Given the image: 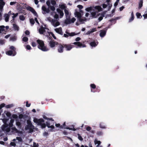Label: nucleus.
I'll use <instances>...</instances> for the list:
<instances>
[{
	"mask_svg": "<svg viewBox=\"0 0 147 147\" xmlns=\"http://www.w3.org/2000/svg\"><path fill=\"white\" fill-rule=\"evenodd\" d=\"M85 10L88 12L90 11H91L90 13L91 17L93 18H96L100 15V14H97L96 13L98 12L101 11L102 8L99 6L90 7L86 8L85 9Z\"/></svg>",
	"mask_w": 147,
	"mask_h": 147,
	"instance_id": "nucleus-1",
	"label": "nucleus"
},
{
	"mask_svg": "<svg viewBox=\"0 0 147 147\" xmlns=\"http://www.w3.org/2000/svg\"><path fill=\"white\" fill-rule=\"evenodd\" d=\"M45 20L50 22L51 24L55 27L58 26L60 24V23L58 20L52 19L50 17H47Z\"/></svg>",
	"mask_w": 147,
	"mask_h": 147,
	"instance_id": "nucleus-2",
	"label": "nucleus"
},
{
	"mask_svg": "<svg viewBox=\"0 0 147 147\" xmlns=\"http://www.w3.org/2000/svg\"><path fill=\"white\" fill-rule=\"evenodd\" d=\"M37 42L38 45V47L39 49L44 51H47L49 50V49L45 46L43 41L41 40H38Z\"/></svg>",
	"mask_w": 147,
	"mask_h": 147,
	"instance_id": "nucleus-3",
	"label": "nucleus"
},
{
	"mask_svg": "<svg viewBox=\"0 0 147 147\" xmlns=\"http://www.w3.org/2000/svg\"><path fill=\"white\" fill-rule=\"evenodd\" d=\"M64 11L66 18V19L65 21V23L66 24H69L70 23V18L71 14L67 9H64Z\"/></svg>",
	"mask_w": 147,
	"mask_h": 147,
	"instance_id": "nucleus-4",
	"label": "nucleus"
},
{
	"mask_svg": "<svg viewBox=\"0 0 147 147\" xmlns=\"http://www.w3.org/2000/svg\"><path fill=\"white\" fill-rule=\"evenodd\" d=\"M33 121L34 123H37L38 125H40L44 122V120L42 119H38L37 118H34Z\"/></svg>",
	"mask_w": 147,
	"mask_h": 147,
	"instance_id": "nucleus-5",
	"label": "nucleus"
},
{
	"mask_svg": "<svg viewBox=\"0 0 147 147\" xmlns=\"http://www.w3.org/2000/svg\"><path fill=\"white\" fill-rule=\"evenodd\" d=\"M11 14V11H10L8 13H5L4 14V17L6 22L8 21L9 17Z\"/></svg>",
	"mask_w": 147,
	"mask_h": 147,
	"instance_id": "nucleus-6",
	"label": "nucleus"
},
{
	"mask_svg": "<svg viewBox=\"0 0 147 147\" xmlns=\"http://www.w3.org/2000/svg\"><path fill=\"white\" fill-rule=\"evenodd\" d=\"M42 13L43 14H45L49 13V8H46L45 6H43L42 7Z\"/></svg>",
	"mask_w": 147,
	"mask_h": 147,
	"instance_id": "nucleus-7",
	"label": "nucleus"
},
{
	"mask_svg": "<svg viewBox=\"0 0 147 147\" xmlns=\"http://www.w3.org/2000/svg\"><path fill=\"white\" fill-rule=\"evenodd\" d=\"M73 44L76 45L78 47L80 48L85 47L86 45H85L83 44L80 42H76L73 43Z\"/></svg>",
	"mask_w": 147,
	"mask_h": 147,
	"instance_id": "nucleus-8",
	"label": "nucleus"
},
{
	"mask_svg": "<svg viewBox=\"0 0 147 147\" xmlns=\"http://www.w3.org/2000/svg\"><path fill=\"white\" fill-rule=\"evenodd\" d=\"M56 10L59 15V18H62L64 16V13L63 11L59 8L57 9Z\"/></svg>",
	"mask_w": 147,
	"mask_h": 147,
	"instance_id": "nucleus-9",
	"label": "nucleus"
},
{
	"mask_svg": "<svg viewBox=\"0 0 147 147\" xmlns=\"http://www.w3.org/2000/svg\"><path fill=\"white\" fill-rule=\"evenodd\" d=\"M5 4V3L3 0H0V11H3L4 6Z\"/></svg>",
	"mask_w": 147,
	"mask_h": 147,
	"instance_id": "nucleus-10",
	"label": "nucleus"
},
{
	"mask_svg": "<svg viewBox=\"0 0 147 147\" xmlns=\"http://www.w3.org/2000/svg\"><path fill=\"white\" fill-rule=\"evenodd\" d=\"M63 127L64 128L66 129H68L70 130H72L74 131H75L76 130V129H75L74 127V125H72V126L73 127V128H69V127H67V126L66 125L65 122H64L63 125Z\"/></svg>",
	"mask_w": 147,
	"mask_h": 147,
	"instance_id": "nucleus-11",
	"label": "nucleus"
},
{
	"mask_svg": "<svg viewBox=\"0 0 147 147\" xmlns=\"http://www.w3.org/2000/svg\"><path fill=\"white\" fill-rule=\"evenodd\" d=\"M27 9L28 10L30 11L34 16H37L36 12L32 8L30 7H27Z\"/></svg>",
	"mask_w": 147,
	"mask_h": 147,
	"instance_id": "nucleus-12",
	"label": "nucleus"
},
{
	"mask_svg": "<svg viewBox=\"0 0 147 147\" xmlns=\"http://www.w3.org/2000/svg\"><path fill=\"white\" fill-rule=\"evenodd\" d=\"M64 47V46L62 45H59L57 48L58 52L60 53H62L63 51V48Z\"/></svg>",
	"mask_w": 147,
	"mask_h": 147,
	"instance_id": "nucleus-13",
	"label": "nucleus"
},
{
	"mask_svg": "<svg viewBox=\"0 0 147 147\" xmlns=\"http://www.w3.org/2000/svg\"><path fill=\"white\" fill-rule=\"evenodd\" d=\"M54 30L58 33L61 35L63 34V33L62 32V28L61 27L55 28Z\"/></svg>",
	"mask_w": 147,
	"mask_h": 147,
	"instance_id": "nucleus-14",
	"label": "nucleus"
},
{
	"mask_svg": "<svg viewBox=\"0 0 147 147\" xmlns=\"http://www.w3.org/2000/svg\"><path fill=\"white\" fill-rule=\"evenodd\" d=\"M49 44L50 46L51 47L53 48L56 45H57L58 44V43L56 42H55L53 41H51L49 42Z\"/></svg>",
	"mask_w": 147,
	"mask_h": 147,
	"instance_id": "nucleus-15",
	"label": "nucleus"
},
{
	"mask_svg": "<svg viewBox=\"0 0 147 147\" xmlns=\"http://www.w3.org/2000/svg\"><path fill=\"white\" fill-rule=\"evenodd\" d=\"M66 33L67 34H64L63 35L65 37H67L69 36H74L76 35H77V34H78H78H75L74 32H71V33H68V32H66Z\"/></svg>",
	"mask_w": 147,
	"mask_h": 147,
	"instance_id": "nucleus-16",
	"label": "nucleus"
},
{
	"mask_svg": "<svg viewBox=\"0 0 147 147\" xmlns=\"http://www.w3.org/2000/svg\"><path fill=\"white\" fill-rule=\"evenodd\" d=\"M74 15L76 17H77L78 20L81 17V14L80 12L77 11L76 10H75Z\"/></svg>",
	"mask_w": 147,
	"mask_h": 147,
	"instance_id": "nucleus-17",
	"label": "nucleus"
},
{
	"mask_svg": "<svg viewBox=\"0 0 147 147\" xmlns=\"http://www.w3.org/2000/svg\"><path fill=\"white\" fill-rule=\"evenodd\" d=\"M27 122L28 125V127L29 129H31L32 127H34L30 120H27Z\"/></svg>",
	"mask_w": 147,
	"mask_h": 147,
	"instance_id": "nucleus-18",
	"label": "nucleus"
},
{
	"mask_svg": "<svg viewBox=\"0 0 147 147\" xmlns=\"http://www.w3.org/2000/svg\"><path fill=\"white\" fill-rule=\"evenodd\" d=\"M90 19V18H89V19H87L85 18H82L80 17L78 20L81 23H83L84 22L86 21L87 20H89Z\"/></svg>",
	"mask_w": 147,
	"mask_h": 147,
	"instance_id": "nucleus-19",
	"label": "nucleus"
},
{
	"mask_svg": "<svg viewBox=\"0 0 147 147\" xmlns=\"http://www.w3.org/2000/svg\"><path fill=\"white\" fill-rule=\"evenodd\" d=\"M96 31V28H93L92 29L88 31L86 34L87 35H89L90 34Z\"/></svg>",
	"mask_w": 147,
	"mask_h": 147,
	"instance_id": "nucleus-20",
	"label": "nucleus"
},
{
	"mask_svg": "<svg viewBox=\"0 0 147 147\" xmlns=\"http://www.w3.org/2000/svg\"><path fill=\"white\" fill-rule=\"evenodd\" d=\"M72 46L71 45H64V47L66 48L67 50L69 51L72 48Z\"/></svg>",
	"mask_w": 147,
	"mask_h": 147,
	"instance_id": "nucleus-21",
	"label": "nucleus"
},
{
	"mask_svg": "<svg viewBox=\"0 0 147 147\" xmlns=\"http://www.w3.org/2000/svg\"><path fill=\"white\" fill-rule=\"evenodd\" d=\"M45 28L41 27L39 29V32L40 34H43L45 31Z\"/></svg>",
	"mask_w": 147,
	"mask_h": 147,
	"instance_id": "nucleus-22",
	"label": "nucleus"
},
{
	"mask_svg": "<svg viewBox=\"0 0 147 147\" xmlns=\"http://www.w3.org/2000/svg\"><path fill=\"white\" fill-rule=\"evenodd\" d=\"M13 51H9L6 52V53L7 55H11L13 54V56L15 55L16 54V53H14L13 54Z\"/></svg>",
	"mask_w": 147,
	"mask_h": 147,
	"instance_id": "nucleus-23",
	"label": "nucleus"
},
{
	"mask_svg": "<svg viewBox=\"0 0 147 147\" xmlns=\"http://www.w3.org/2000/svg\"><path fill=\"white\" fill-rule=\"evenodd\" d=\"M106 34V31L104 30H101L100 35L101 37H103Z\"/></svg>",
	"mask_w": 147,
	"mask_h": 147,
	"instance_id": "nucleus-24",
	"label": "nucleus"
},
{
	"mask_svg": "<svg viewBox=\"0 0 147 147\" xmlns=\"http://www.w3.org/2000/svg\"><path fill=\"white\" fill-rule=\"evenodd\" d=\"M13 28L14 30L18 31L19 30L18 27L15 24H13Z\"/></svg>",
	"mask_w": 147,
	"mask_h": 147,
	"instance_id": "nucleus-25",
	"label": "nucleus"
},
{
	"mask_svg": "<svg viewBox=\"0 0 147 147\" xmlns=\"http://www.w3.org/2000/svg\"><path fill=\"white\" fill-rule=\"evenodd\" d=\"M98 44V43H96L94 42H92L90 43V45L92 47H95Z\"/></svg>",
	"mask_w": 147,
	"mask_h": 147,
	"instance_id": "nucleus-26",
	"label": "nucleus"
},
{
	"mask_svg": "<svg viewBox=\"0 0 147 147\" xmlns=\"http://www.w3.org/2000/svg\"><path fill=\"white\" fill-rule=\"evenodd\" d=\"M59 7L61 9H65L66 8V6L65 4H62L59 5Z\"/></svg>",
	"mask_w": 147,
	"mask_h": 147,
	"instance_id": "nucleus-27",
	"label": "nucleus"
},
{
	"mask_svg": "<svg viewBox=\"0 0 147 147\" xmlns=\"http://www.w3.org/2000/svg\"><path fill=\"white\" fill-rule=\"evenodd\" d=\"M143 0H140V2L139 3V8L140 9L142 6L143 5Z\"/></svg>",
	"mask_w": 147,
	"mask_h": 147,
	"instance_id": "nucleus-28",
	"label": "nucleus"
},
{
	"mask_svg": "<svg viewBox=\"0 0 147 147\" xmlns=\"http://www.w3.org/2000/svg\"><path fill=\"white\" fill-rule=\"evenodd\" d=\"M16 140L18 141L16 142V143H18L20 142H21L22 141V139L21 137H17Z\"/></svg>",
	"mask_w": 147,
	"mask_h": 147,
	"instance_id": "nucleus-29",
	"label": "nucleus"
},
{
	"mask_svg": "<svg viewBox=\"0 0 147 147\" xmlns=\"http://www.w3.org/2000/svg\"><path fill=\"white\" fill-rule=\"evenodd\" d=\"M5 27L3 26H0V33H1L2 31H3L4 30Z\"/></svg>",
	"mask_w": 147,
	"mask_h": 147,
	"instance_id": "nucleus-30",
	"label": "nucleus"
},
{
	"mask_svg": "<svg viewBox=\"0 0 147 147\" xmlns=\"http://www.w3.org/2000/svg\"><path fill=\"white\" fill-rule=\"evenodd\" d=\"M100 15L101 16H100L98 18V20L99 21H101L103 17L104 16V15L102 13Z\"/></svg>",
	"mask_w": 147,
	"mask_h": 147,
	"instance_id": "nucleus-31",
	"label": "nucleus"
},
{
	"mask_svg": "<svg viewBox=\"0 0 147 147\" xmlns=\"http://www.w3.org/2000/svg\"><path fill=\"white\" fill-rule=\"evenodd\" d=\"M11 14H12L13 15L12 17L13 19V20L18 15V13H16L15 14L14 13H13Z\"/></svg>",
	"mask_w": 147,
	"mask_h": 147,
	"instance_id": "nucleus-32",
	"label": "nucleus"
},
{
	"mask_svg": "<svg viewBox=\"0 0 147 147\" xmlns=\"http://www.w3.org/2000/svg\"><path fill=\"white\" fill-rule=\"evenodd\" d=\"M54 18L55 19L57 20L59 19V16L58 14L57 13H56L54 16Z\"/></svg>",
	"mask_w": 147,
	"mask_h": 147,
	"instance_id": "nucleus-33",
	"label": "nucleus"
},
{
	"mask_svg": "<svg viewBox=\"0 0 147 147\" xmlns=\"http://www.w3.org/2000/svg\"><path fill=\"white\" fill-rule=\"evenodd\" d=\"M97 134L98 136H101L102 135L103 133L102 131H98L96 133Z\"/></svg>",
	"mask_w": 147,
	"mask_h": 147,
	"instance_id": "nucleus-34",
	"label": "nucleus"
},
{
	"mask_svg": "<svg viewBox=\"0 0 147 147\" xmlns=\"http://www.w3.org/2000/svg\"><path fill=\"white\" fill-rule=\"evenodd\" d=\"M134 19V16L133 13H131V18L129 19V22H131Z\"/></svg>",
	"mask_w": 147,
	"mask_h": 147,
	"instance_id": "nucleus-35",
	"label": "nucleus"
},
{
	"mask_svg": "<svg viewBox=\"0 0 147 147\" xmlns=\"http://www.w3.org/2000/svg\"><path fill=\"white\" fill-rule=\"evenodd\" d=\"M20 19L21 20H24L25 19V17L23 15H21L19 17Z\"/></svg>",
	"mask_w": 147,
	"mask_h": 147,
	"instance_id": "nucleus-36",
	"label": "nucleus"
},
{
	"mask_svg": "<svg viewBox=\"0 0 147 147\" xmlns=\"http://www.w3.org/2000/svg\"><path fill=\"white\" fill-rule=\"evenodd\" d=\"M90 86L91 88L93 89H95L96 88V86L94 84H91Z\"/></svg>",
	"mask_w": 147,
	"mask_h": 147,
	"instance_id": "nucleus-37",
	"label": "nucleus"
},
{
	"mask_svg": "<svg viewBox=\"0 0 147 147\" xmlns=\"http://www.w3.org/2000/svg\"><path fill=\"white\" fill-rule=\"evenodd\" d=\"M100 128L104 129L106 127H105V126L103 125L102 123H100Z\"/></svg>",
	"mask_w": 147,
	"mask_h": 147,
	"instance_id": "nucleus-38",
	"label": "nucleus"
},
{
	"mask_svg": "<svg viewBox=\"0 0 147 147\" xmlns=\"http://www.w3.org/2000/svg\"><path fill=\"white\" fill-rule=\"evenodd\" d=\"M28 40V38L26 37H24L22 39V40L24 42H26Z\"/></svg>",
	"mask_w": 147,
	"mask_h": 147,
	"instance_id": "nucleus-39",
	"label": "nucleus"
},
{
	"mask_svg": "<svg viewBox=\"0 0 147 147\" xmlns=\"http://www.w3.org/2000/svg\"><path fill=\"white\" fill-rule=\"evenodd\" d=\"M95 144H97L98 146L100 144L101 142L100 141H95L94 142Z\"/></svg>",
	"mask_w": 147,
	"mask_h": 147,
	"instance_id": "nucleus-40",
	"label": "nucleus"
},
{
	"mask_svg": "<svg viewBox=\"0 0 147 147\" xmlns=\"http://www.w3.org/2000/svg\"><path fill=\"white\" fill-rule=\"evenodd\" d=\"M12 117L15 119H17L18 118V116L16 114H13L12 115Z\"/></svg>",
	"mask_w": 147,
	"mask_h": 147,
	"instance_id": "nucleus-41",
	"label": "nucleus"
},
{
	"mask_svg": "<svg viewBox=\"0 0 147 147\" xmlns=\"http://www.w3.org/2000/svg\"><path fill=\"white\" fill-rule=\"evenodd\" d=\"M49 7L50 8V9L53 11H54L55 10V8L53 6H50Z\"/></svg>",
	"mask_w": 147,
	"mask_h": 147,
	"instance_id": "nucleus-42",
	"label": "nucleus"
},
{
	"mask_svg": "<svg viewBox=\"0 0 147 147\" xmlns=\"http://www.w3.org/2000/svg\"><path fill=\"white\" fill-rule=\"evenodd\" d=\"M16 37L14 36L13 37L10 38V40L11 41H14L16 40Z\"/></svg>",
	"mask_w": 147,
	"mask_h": 147,
	"instance_id": "nucleus-43",
	"label": "nucleus"
},
{
	"mask_svg": "<svg viewBox=\"0 0 147 147\" xmlns=\"http://www.w3.org/2000/svg\"><path fill=\"white\" fill-rule=\"evenodd\" d=\"M42 128H44L46 126V124L44 123H42L40 125Z\"/></svg>",
	"mask_w": 147,
	"mask_h": 147,
	"instance_id": "nucleus-44",
	"label": "nucleus"
},
{
	"mask_svg": "<svg viewBox=\"0 0 147 147\" xmlns=\"http://www.w3.org/2000/svg\"><path fill=\"white\" fill-rule=\"evenodd\" d=\"M76 20V19L75 18H72L71 20H70V23L69 24H70L71 23L74 22Z\"/></svg>",
	"mask_w": 147,
	"mask_h": 147,
	"instance_id": "nucleus-45",
	"label": "nucleus"
},
{
	"mask_svg": "<svg viewBox=\"0 0 147 147\" xmlns=\"http://www.w3.org/2000/svg\"><path fill=\"white\" fill-rule=\"evenodd\" d=\"M39 145L38 144H36L35 142L33 143V146L32 147H38Z\"/></svg>",
	"mask_w": 147,
	"mask_h": 147,
	"instance_id": "nucleus-46",
	"label": "nucleus"
},
{
	"mask_svg": "<svg viewBox=\"0 0 147 147\" xmlns=\"http://www.w3.org/2000/svg\"><path fill=\"white\" fill-rule=\"evenodd\" d=\"M13 107V105L12 104L8 105L6 106L7 108H10Z\"/></svg>",
	"mask_w": 147,
	"mask_h": 147,
	"instance_id": "nucleus-47",
	"label": "nucleus"
},
{
	"mask_svg": "<svg viewBox=\"0 0 147 147\" xmlns=\"http://www.w3.org/2000/svg\"><path fill=\"white\" fill-rule=\"evenodd\" d=\"M30 22L31 24L33 25L34 23V21L33 19H31L30 20Z\"/></svg>",
	"mask_w": 147,
	"mask_h": 147,
	"instance_id": "nucleus-48",
	"label": "nucleus"
},
{
	"mask_svg": "<svg viewBox=\"0 0 147 147\" xmlns=\"http://www.w3.org/2000/svg\"><path fill=\"white\" fill-rule=\"evenodd\" d=\"M51 3L53 5H55L56 4V2L54 0H52L51 1Z\"/></svg>",
	"mask_w": 147,
	"mask_h": 147,
	"instance_id": "nucleus-49",
	"label": "nucleus"
},
{
	"mask_svg": "<svg viewBox=\"0 0 147 147\" xmlns=\"http://www.w3.org/2000/svg\"><path fill=\"white\" fill-rule=\"evenodd\" d=\"M6 115L8 117H10L11 116V114L9 112H7L6 114Z\"/></svg>",
	"mask_w": 147,
	"mask_h": 147,
	"instance_id": "nucleus-50",
	"label": "nucleus"
},
{
	"mask_svg": "<svg viewBox=\"0 0 147 147\" xmlns=\"http://www.w3.org/2000/svg\"><path fill=\"white\" fill-rule=\"evenodd\" d=\"M24 117V115L22 114H20L19 115V118L20 119H22L23 118V117Z\"/></svg>",
	"mask_w": 147,
	"mask_h": 147,
	"instance_id": "nucleus-51",
	"label": "nucleus"
},
{
	"mask_svg": "<svg viewBox=\"0 0 147 147\" xmlns=\"http://www.w3.org/2000/svg\"><path fill=\"white\" fill-rule=\"evenodd\" d=\"M5 41L3 40H0V44L2 45L5 43Z\"/></svg>",
	"mask_w": 147,
	"mask_h": 147,
	"instance_id": "nucleus-52",
	"label": "nucleus"
},
{
	"mask_svg": "<svg viewBox=\"0 0 147 147\" xmlns=\"http://www.w3.org/2000/svg\"><path fill=\"white\" fill-rule=\"evenodd\" d=\"M49 128H51V129H50L49 130L50 131H52V130L55 128V127L53 125H51V126H50L49 127Z\"/></svg>",
	"mask_w": 147,
	"mask_h": 147,
	"instance_id": "nucleus-53",
	"label": "nucleus"
},
{
	"mask_svg": "<svg viewBox=\"0 0 147 147\" xmlns=\"http://www.w3.org/2000/svg\"><path fill=\"white\" fill-rule=\"evenodd\" d=\"M16 125L18 126H21V123L20 122L17 121L16 122Z\"/></svg>",
	"mask_w": 147,
	"mask_h": 147,
	"instance_id": "nucleus-54",
	"label": "nucleus"
},
{
	"mask_svg": "<svg viewBox=\"0 0 147 147\" xmlns=\"http://www.w3.org/2000/svg\"><path fill=\"white\" fill-rule=\"evenodd\" d=\"M50 123L48 122H46V125L48 127V128H49L50 126Z\"/></svg>",
	"mask_w": 147,
	"mask_h": 147,
	"instance_id": "nucleus-55",
	"label": "nucleus"
},
{
	"mask_svg": "<svg viewBox=\"0 0 147 147\" xmlns=\"http://www.w3.org/2000/svg\"><path fill=\"white\" fill-rule=\"evenodd\" d=\"M119 0H117L116 2H115L114 4V6L115 7H116L117 5L118 4V3L119 2Z\"/></svg>",
	"mask_w": 147,
	"mask_h": 147,
	"instance_id": "nucleus-56",
	"label": "nucleus"
},
{
	"mask_svg": "<svg viewBox=\"0 0 147 147\" xmlns=\"http://www.w3.org/2000/svg\"><path fill=\"white\" fill-rule=\"evenodd\" d=\"M78 138L81 141L82 140H83V138H82V137L79 134L78 135Z\"/></svg>",
	"mask_w": 147,
	"mask_h": 147,
	"instance_id": "nucleus-57",
	"label": "nucleus"
},
{
	"mask_svg": "<svg viewBox=\"0 0 147 147\" xmlns=\"http://www.w3.org/2000/svg\"><path fill=\"white\" fill-rule=\"evenodd\" d=\"M10 145L12 146H16V143H15V142H11L10 144Z\"/></svg>",
	"mask_w": 147,
	"mask_h": 147,
	"instance_id": "nucleus-58",
	"label": "nucleus"
},
{
	"mask_svg": "<svg viewBox=\"0 0 147 147\" xmlns=\"http://www.w3.org/2000/svg\"><path fill=\"white\" fill-rule=\"evenodd\" d=\"M107 5L110 8H111V7L112 6V4H111V2L107 3Z\"/></svg>",
	"mask_w": 147,
	"mask_h": 147,
	"instance_id": "nucleus-59",
	"label": "nucleus"
},
{
	"mask_svg": "<svg viewBox=\"0 0 147 147\" xmlns=\"http://www.w3.org/2000/svg\"><path fill=\"white\" fill-rule=\"evenodd\" d=\"M31 105L30 103L28 104V101H27L26 102V106L27 107H29Z\"/></svg>",
	"mask_w": 147,
	"mask_h": 147,
	"instance_id": "nucleus-60",
	"label": "nucleus"
},
{
	"mask_svg": "<svg viewBox=\"0 0 147 147\" xmlns=\"http://www.w3.org/2000/svg\"><path fill=\"white\" fill-rule=\"evenodd\" d=\"M136 16L138 18H139V17L141 16V14L139 13H136Z\"/></svg>",
	"mask_w": 147,
	"mask_h": 147,
	"instance_id": "nucleus-61",
	"label": "nucleus"
},
{
	"mask_svg": "<svg viewBox=\"0 0 147 147\" xmlns=\"http://www.w3.org/2000/svg\"><path fill=\"white\" fill-rule=\"evenodd\" d=\"M143 16L144 17V19L147 18V13H145L143 15Z\"/></svg>",
	"mask_w": 147,
	"mask_h": 147,
	"instance_id": "nucleus-62",
	"label": "nucleus"
},
{
	"mask_svg": "<svg viewBox=\"0 0 147 147\" xmlns=\"http://www.w3.org/2000/svg\"><path fill=\"white\" fill-rule=\"evenodd\" d=\"M26 48L28 50H30L31 49V47L29 45H27L26 46Z\"/></svg>",
	"mask_w": 147,
	"mask_h": 147,
	"instance_id": "nucleus-63",
	"label": "nucleus"
},
{
	"mask_svg": "<svg viewBox=\"0 0 147 147\" xmlns=\"http://www.w3.org/2000/svg\"><path fill=\"white\" fill-rule=\"evenodd\" d=\"M91 127H90L88 126L86 128V130L88 131H90L91 129Z\"/></svg>",
	"mask_w": 147,
	"mask_h": 147,
	"instance_id": "nucleus-64",
	"label": "nucleus"
}]
</instances>
